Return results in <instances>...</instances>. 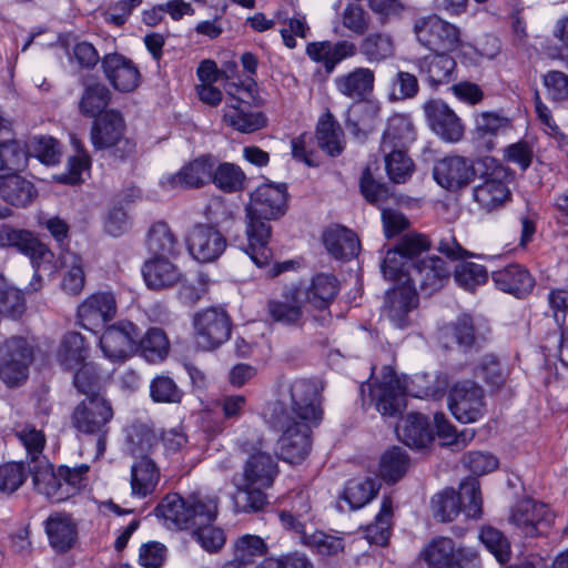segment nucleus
Returning <instances> with one entry per match:
<instances>
[{
	"label": "nucleus",
	"mask_w": 568,
	"mask_h": 568,
	"mask_svg": "<svg viewBox=\"0 0 568 568\" xmlns=\"http://www.w3.org/2000/svg\"><path fill=\"white\" fill-rule=\"evenodd\" d=\"M245 174L240 166L224 162L212 170L211 182L225 193L241 191L244 186Z\"/></svg>",
	"instance_id": "nucleus-54"
},
{
	"label": "nucleus",
	"mask_w": 568,
	"mask_h": 568,
	"mask_svg": "<svg viewBox=\"0 0 568 568\" xmlns=\"http://www.w3.org/2000/svg\"><path fill=\"white\" fill-rule=\"evenodd\" d=\"M296 287H286L280 298H271L266 304L268 317L284 326H300L303 321L302 305L304 301Z\"/></svg>",
	"instance_id": "nucleus-26"
},
{
	"label": "nucleus",
	"mask_w": 568,
	"mask_h": 568,
	"mask_svg": "<svg viewBox=\"0 0 568 568\" xmlns=\"http://www.w3.org/2000/svg\"><path fill=\"white\" fill-rule=\"evenodd\" d=\"M194 342L202 351H214L227 342L232 320L222 307H209L193 316Z\"/></svg>",
	"instance_id": "nucleus-11"
},
{
	"label": "nucleus",
	"mask_w": 568,
	"mask_h": 568,
	"mask_svg": "<svg viewBox=\"0 0 568 568\" xmlns=\"http://www.w3.org/2000/svg\"><path fill=\"white\" fill-rule=\"evenodd\" d=\"M417 292L409 285L392 288L386 294L385 314L397 328L409 326V313L417 306Z\"/></svg>",
	"instance_id": "nucleus-29"
},
{
	"label": "nucleus",
	"mask_w": 568,
	"mask_h": 568,
	"mask_svg": "<svg viewBox=\"0 0 568 568\" xmlns=\"http://www.w3.org/2000/svg\"><path fill=\"white\" fill-rule=\"evenodd\" d=\"M62 264L69 268L62 280V288L69 294L77 295L79 294L84 286V271L82 258L70 251H67L61 256Z\"/></svg>",
	"instance_id": "nucleus-62"
},
{
	"label": "nucleus",
	"mask_w": 568,
	"mask_h": 568,
	"mask_svg": "<svg viewBox=\"0 0 568 568\" xmlns=\"http://www.w3.org/2000/svg\"><path fill=\"white\" fill-rule=\"evenodd\" d=\"M110 99V90L104 84H89L85 87L79 102L80 113L87 118H95L104 111Z\"/></svg>",
	"instance_id": "nucleus-52"
},
{
	"label": "nucleus",
	"mask_w": 568,
	"mask_h": 568,
	"mask_svg": "<svg viewBox=\"0 0 568 568\" xmlns=\"http://www.w3.org/2000/svg\"><path fill=\"white\" fill-rule=\"evenodd\" d=\"M381 486L378 477L353 478L347 480L339 498L348 504L349 509L356 510L371 503Z\"/></svg>",
	"instance_id": "nucleus-40"
},
{
	"label": "nucleus",
	"mask_w": 568,
	"mask_h": 568,
	"mask_svg": "<svg viewBox=\"0 0 568 568\" xmlns=\"http://www.w3.org/2000/svg\"><path fill=\"white\" fill-rule=\"evenodd\" d=\"M50 546L59 554L70 550L78 538L77 525L71 516L55 513L44 523Z\"/></svg>",
	"instance_id": "nucleus-33"
},
{
	"label": "nucleus",
	"mask_w": 568,
	"mask_h": 568,
	"mask_svg": "<svg viewBox=\"0 0 568 568\" xmlns=\"http://www.w3.org/2000/svg\"><path fill=\"white\" fill-rule=\"evenodd\" d=\"M217 503V497L192 494L183 498L172 493L161 499L154 511L169 529H192L194 525L214 521Z\"/></svg>",
	"instance_id": "nucleus-6"
},
{
	"label": "nucleus",
	"mask_w": 568,
	"mask_h": 568,
	"mask_svg": "<svg viewBox=\"0 0 568 568\" xmlns=\"http://www.w3.org/2000/svg\"><path fill=\"white\" fill-rule=\"evenodd\" d=\"M433 175L442 187L456 192L474 181L476 170L471 160L459 155H449L435 163Z\"/></svg>",
	"instance_id": "nucleus-20"
},
{
	"label": "nucleus",
	"mask_w": 568,
	"mask_h": 568,
	"mask_svg": "<svg viewBox=\"0 0 568 568\" xmlns=\"http://www.w3.org/2000/svg\"><path fill=\"white\" fill-rule=\"evenodd\" d=\"M89 347L84 337L78 332L67 333L59 346L57 359L67 371H75L85 363Z\"/></svg>",
	"instance_id": "nucleus-42"
},
{
	"label": "nucleus",
	"mask_w": 568,
	"mask_h": 568,
	"mask_svg": "<svg viewBox=\"0 0 568 568\" xmlns=\"http://www.w3.org/2000/svg\"><path fill=\"white\" fill-rule=\"evenodd\" d=\"M73 385L77 390L87 397L104 396L101 372L94 363L83 364L75 369Z\"/></svg>",
	"instance_id": "nucleus-56"
},
{
	"label": "nucleus",
	"mask_w": 568,
	"mask_h": 568,
	"mask_svg": "<svg viewBox=\"0 0 568 568\" xmlns=\"http://www.w3.org/2000/svg\"><path fill=\"white\" fill-rule=\"evenodd\" d=\"M306 54L312 61L322 64L327 73H332L342 61L357 54V45L348 40L315 41L306 45Z\"/></svg>",
	"instance_id": "nucleus-25"
},
{
	"label": "nucleus",
	"mask_w": 568,
	"mask_h": 568,
	"mask_svg": "<svg viewBox=\"0 0 568 568\" xmlns=\"http://www.w3.org/2000/svg\"><path fill=\"white\" fill-rule=\"evenodd\" d=\"M186 245L191 256L201 263L216 261L225 251V236L210 224H195L186 236Z\"/></svg>",
	"instance_id": "nucleus-19"
},
{
	"label": "nucleus",
	"mask_w": 568,
	"mask_h": 568,
	"mask_svg": "<svg viewBox=\"0 0 568 568\" xmlns=\"http://www.w3.org/2000/svg\"><path fill=\"white\" fill-rule=\"evenodd\" d=\"M434 422L437 436L443 440L444 446H449L453 447V449L459 450L465 448L475 437L474 429L466 428L457 433L444 414H435Z\"/></svg>",
	"instance_id": "nucleus-57"
},
{
	"label": "nucleus",
	"mask_w": 568,
	"mask_h": 568,
	"mask_svg": "<svg viewBox=\"0 0 568 568\" xmlns=\"http://www.w3.org/2000/svg\"><path fill=\"white\" fill-rule=\"evenodd\" d=\"M270 424L275 430L282 432L277 440L280 457L290 464H300L311 452V425L292 418L283 426L275 425L270 415Z\"/></svg>",
	"instance_id": "nucleus-15"
},
{
	"label": "nucleus",
	"mask_w": 568,
	"mask_h": 568,
	"mask_svg": "<svg viewBox=\"0 0 568 568\" xmlns=\"http://www.w3.org/2000/svg\"><path fill=\"white\" fill-rule=\"evenodd\" d=\"M483 499L479 483L474 477L462 481L459 493L445 489L432 498L434 517L443 523L453 521L460 511L468 518L477 519L481 516Z\"/></svg>",
	"instance_id": "nucleus-7"
},
{
	"label": "nucleus",
	"mask_w": 568,
	"mask_h": 568,
	"mask_svg": "<svg viewBox=\"0 0 568 568\" xmlns=\"http://www.w3.org/2000/svg\"><path fill=\"white\" fill-rule=\"evenodd\" d=\"M414 64L432 87H438L455 79L456 61L448 54L434 53L417 58Z\"/></svg>",
	"instance_id": "nucleus-30"
},
{
	"label": "nucleus",
	"mask_w": 568,
	"mask_h": 568,
	"mask_svg": "<svg viewBox=\"0 0 568 568\" xmlns=\"http://www.w3.org/2000/svg\"><path fill=\"white\" fill-rule=\"evenodd\" d=\"M272 420L283 426L295 418L318 425L323 417L321 394L315 382L300 378L282 386L280 399L272 406Z\"/></svg>",
	"instance_id": "nucleus-5"
},
{
	"label": "nucleus",
	"mask_w": 568,
	"mask_h": 568,
	"mask_svg": "<svg viewBox=\"0 0 568 568\" xmlns=\"http://www.w3.org/2000/svg\"><path fill=\"white\" fill-rule=\"evenodd\" d=\"M267 551L268 546L262 537L244 534L237 537L232 545V560L237 561L247 568L256 560V558L264 557Z\"/></svg>",
	"instance_id": "nucleus-48"
},
{
	"label": "nucleus",
	"mask_w": 568,
	"mask_h": 568,
	"mask_svg": "<svg viewBox=\"0 0 568 568\" xmlns=\"http://www.w3.org/2000/svg\"><path fill=\"white\" fill-rule=\"evenodd\" d=\"M409 465L407 452L399 446H393L381 457L379 476L387 483H396L407 473Z\"/></svg>",
	"instance_id": "nucleus-49"
},
{
	"label": "nucleus",
	"mask_w": 568,
	"mask_h": 568,
	"mask_svg": "<svg viewBox=\"0 0 568 568\" xmlns=\"http://www.w3.org/2000/svg\"><path fill=\"white\" fill-rule=\"evenodd\" d=\"M452 274L449 263L437 255H428L412 263L407 283L420 294L432 296L445 287Z\"/></svg>",
	"instance_id": "nucleus-13"
},
{
	"label": "nucleus",
	"mask_w": 568,
	"mask_h": 568,
	"mask_svg": "<svg viewBox=\"0 0 568 568\" xmlns=\"http://www.w3.org/2000/svg\"><path fill=\"white\" fill-rule=\"evenodd\" d=\"M158 445L159 437L156 433L146 424L133 423L126 428V453L138 460L151 458L150 455Z\"/></svg>",
	"instance_id": "nucleus-41"
},
{
	"label": "nucleus",
	"mask_w": 568,
	"mask_h": 568,
	"mask_svg": "<svg viewBox=\"0 0 568 568\" xmlns=\"http://www.w3.org/2000/svg\"><path fill=\"white\" fill-rule=\"evenodd\" d=\"M301 541L305 547L321 556H335L344 550V539L342 537L322 530L303 534Z\"/></svg>",
	"instance_id": "nucleus-60"
},
{
	"label": "nucleus",
	"mask_w": 568,
	"mask_h": 568,
	"mask_svg": "<svg viewBox=\"0 0 568 568\" xmlns=\"http://www.w3.org/2000/svg\"><path fill=\"white\" fill-rule=\"evenodd\" d=\"M170 349V343L165 332L159 327H151L143 337L140 336L138 351L150 363L163 361Z\"/></svg>",
	"instance_id": "nucleus-50"
},
{
	"label": "nucleus",
	"mask_w": 568,
	"mask_h": 568,
	"mask_svg": "<svg viewBox=\"0 0 568 568\" xmlns=\"http://www.w3.org/2000/svg\"><path fill=\"white\" fill-rule=\"evenodd\" d=\"M287 209V189L285 184L265 183L257 186L250 196L246 206V237L247 244L241 247L258 266L268 265L272 251L268 247L271 226L268 221L276 220L285 214Z\"/></svg>",
	"instance_id": "nucleus-1"
},
{
	"label": "nucleus",
	"mask_w": 568,
	"mask_h": 568,
	"mask_svg": "<svg viewBox=\"0 0 568 568\" xmlns=\"http://www.w3.org/2000/svg\"><path fill=\"white\" fill-rule=\"evenodd\" d=\"M140 328L132 322L121 320L108 326L100 337L103 354L112 361H123L138 351Z\"/></svg>",
	"instance_id": "nucleus-18"
},
{
	"label": "nucleus",
	"mask_w": 568,
	"mask_h": 568,
	"mask_svg": "<svg viewBox=\"0 0 568 568\" xmlns=\"http://www.w3.org/2000/svg\"><path fill=\"white\" fill-rule=\"evenodd\" d=\"M491 278L498 290L517 298L528 296L536 285V280L529 270L518 263L494 271Z\"/></svg>",
	"instance_id": "nucleus-27"
},
{
	"label": "nucleus",
	"mask_w": 568,
	"mask_h": 568,
	"mask_svg": "<svg viewBox=\"0 0 568 568\" xmlns=\"http://www.w3.org/2000/svg\"><path fill=\"white\" fill-rule=\"evenodd\" d=\"M509 126V120L496 112L485 111L476 116L475 135L477 139H487L486 148L494 146L493 138L504 132Z\"/></svg>",
	"instance_id": "nucleus-55"
},
{
	"label": "nucleus",
	"mask_w": 568,
	"mask_h": 568,
	"mask_svg": "<svg viewBox=\"0 0 568 568\" xmlns=\"http://www.w3.org/2000/svg\"><path fill=\"white\" fill-rule=\"evenodd\" d=\"M334 85L339 94L353 101L346 113L345 125L353 135L359 136L381 111L378 103L369 101L375 88V72L366 67H357L337 75Z\"/></svg>",
	"instance_id": "nucleus-4"
},
{
	"label": "nucleus",
	"mask_w": 568,
	"mask_h": 568,
	"mask_svg": "<svg viewBox=\"0 0 568 568\" xmlns=\"http://www.w3.org/2000/svg\"><path fill=\"white\" fill-rule=\"evenodd\" d=\"M113 416V407L105 396L85 397L71 415V424L78 433L97 436V456H102L105 452L109 425Z\"/></svg>",
	"instance_id": "nucleus-8"
},
{
	"label": "nucleus",
	"mask_w": 568,
	"mask_h": 568,
	"mask_svg": "<svg viewBox=\"0 0 568 568\" xmlns=\"http://www.w3.org/2000/svg\"><path fill=\"white\" fill-rule=\"evenodd\" d=\"M145 284L151 290L172 287L182 280L180 270L166 256H154L142 267Z\"/></svg>",
	"instance_id": "nucleus-34"
},
{
	"label": "nucleus",
	"mask_w": 568,
	"mask_h": 568,
	"mask_svg": "<svg viewBox=\"0 0 568 568\" xmlns=\"http://www.w3.org/2000/svg\"><path fill=\"white\" fill-rule=\"evenodd\" d=\"M478 163L484 168L480 174L483 182L473 190L474 201L487 212L503 207L511 199L508 187L514 179L511 170L490 156Z\"/></svg>",
	"instance_id": "nucleus-9"
},
{
	"label": "nucleus",
	"mask_w": 568,
	"mask_h": 568,
	"mask_svg": "<svg viewBox=\"0 0 568 568\" xmlns=\"http://www.w3.org/2000/svg\"><path fill=\"white\" fill-rule=\"evenodd\" d=\"M438 334L445 348L457 346L467 351L474 346L476 341L474 321L468 314H462L456 321L442 326Z\"/></svg>",
	"instance_id": "nucleus-35"
},
{
	"label": "nucleus",
	"mask_w": 568,
	"mask_h": 568,
	"mask_svg": "<svg viewBox=\"0 0 568 568\" xmlns=\"http://www.w3.org/2000/svg\"><path fill=\"white\" fill-rule=\"evenodd\" d=\"M184 393L168 375H158L150 383V396L154 403L179 404Z\"/></svg>",
	"instance_id": "nucleus-64"
},
{
	"label": "nucleus",
	"mask_w": 568,
	"mask_h": 568,
	"mask_svg": "<svg viewBox=\"0 0 568 568\" xmlns=\"http://www.w3.org/2000/svg\"><path fill=\"white\" fill-rule=\"evenodd\" d=\"M403 443L413 448H425L434 439L428 418L420 413H409L396 428Z\"/></svg>",
	"instance_id": "nucleus-36"
},
{
	"label": "nucleus",
	"mask_w": 568,
	"mask_h": 568,
	"mask_svg": "<svg viewBox=\"0 0 568 568\" xmlns=\"http://www.w3.org/2000/svg\"><path fill=\"white\" fill-rule=\"evenodd\" d=\"M410 268V261L397 246L386 252L381 265L385 278L394 282H403L404 285H408L407 277Z\"/></svg>",
	"instance_id": "nucleus-59"
},
{
	"label": "nucleus",
	"mask_w": 568,
	"mask_h": 568,
	"mask_svg": "<svg viewBox=\"0 0 568 568\" xmlns=\"http://www.w3.org/2000/svg\"><path fill=\"white\" fill-rule=\"evenodd\" d=\"M393 501L390 497H384L375 521L365 528V537L369 544L385 546L388 542L392 530Z\"/></svg>",
	"instance_id": "nucleus-51"
},
{
	"label": "nucleus",
	"mask_w": 568,
	"mask_h": 568,
	"mask_svg": "<svg viewBox=\"0 0 568 568\" xmlns=\"http://www.w3.org/2000/svg\"><path fill=\"white\" fill-rule=\"evenodd\" d=\"M101 67L106 80L120 92H131L140 83V72L134 62L120 53H108Z\"/></svg>",
	"instance_id": "nucleus-23"
},
{
	"label": "nucleus",
	"mask_w": 568,
	"mask_h": 568,
	"mask_svg": "<svg viewBox=\"0 0 568 568\" xmlns=\"http://www.w3.org/2000/svg\"><path fill=\"white\" fill-rule=\"evenodd\" d=\"M34 343L23 336H11L3 343L0 378L9 387L24 383L34 359Z\"/></svg>",
	"instance_id": "nucleus-12"
},
{
	"label": "nucleus",
	"mask_w": 568,
	"mask_h": 568,
	"mask_svg": "<svg viewBox=\"0 0 568 568\" xmlns=\"http://www.w3.org/2000/svg\"><path fill=\"white\" fill-rule=\"evenodd\" d=\"M0 244L2 246L16 247L32 258L42 256L44 253V245L31 232L17 230L10 225H2L0 227Z\"/></svg>",
	"instance_id": "nucleus-47"
},
{
	"label": "nucleus",
	"mask_w": 568,
	"mask_h": 568,
	"mask_svg": "<svg viewBox=\"0 0 568 568\" xmlns=\"http://www.w3.org/2000/svg\"><path fill=\"white\" fill-rule=\"evenodd\" d=\"M357 53H361L371 64L382 63L394 55V40L385 32H373L366 34L359 41Z\"/></svg>",
	"instance_id": "nucleus-44"
},
{
	"label": "nucleus",
	"mask_w": 568,
	"mask_h": 568,
	"mask_svg": "<svg viewBox=\"0 0 568 568\" xmlns=\"http://www.w3.org/2000/svg\"><path fill=\"white\" fill-rule=\"evenodd\" d=\"M304 303L311 304L314 308L323 311L335 300L339 291L338 278L329 273L314 275L308 285H294Z\"/></svg>",
	"instance_id": "nucleus-28"
},
{
	"label": "nucleus",
	"mask_w": 568,
	"mask_h": 568,
	"mask_svg": "<svg viewBox=\"0 0 568 568\" xmlns=\"http://www.w3.org/2000/svg\"><path fill=\"white\" fill-rule=\"evenodd\" d=\"M212 156H201L185 164L175 174L166 176L161 183L166 190L197 189L211 182L212 170L215 166Z\"/></svg>",
	"instance_id": "nucleus-24"
},
{
	"label": "nucleus",
	"mask_w": 568,
	"mask_h": 568,
	"mask_svg": "<svg viewBox=\"0 0 568 568\" xmlns=\"http://www.w3.org/2000/svg\"><path fill=\"white\" fill-rule=\"evenodd\" d=\"M160 481V469L152 458H142L131 466V489L132 495L145 498L152 495Z\"/></svg>",
	"instance_id": "nucleus-39"
},
{
	"label": "nucleus",
	"mask_w": 568,
	"mask_h": 568,
	"mask_svg": "<svg viewBox=\"0 0 568 568\" xmlns=\"http://www.w3.org/2000/svg\"><path fill=\"white\" fill-rule=\"evenodd\" d=\"M318 146L331 156L339 155L345 146L344 133L331 112L323 114L316 126Z\"/></svg>",
	"instance_id": "nucleus-43"
},
{
	"label": "nucleus",
	"mask_w": 568,
	"mask_h": 568,
	"mask_svg": "<svg viewBox=\"0 0 568 568\" xmlns=\"http://www.w3.org/2000/svg\"><path fill=\"white\" fill-rule=\"evenodd\" d=\"M385 166L389 180L397 184L407 182L414 172V163L405 150H388Z\"/></svg>",
	"instance_id": "nucleus-63"
},
{
	"label": "nucleus",
	"mask_w": 568,
	"mask_h": 568,
	"mask_svg": "<svg viewBox=\"0 0 568 568\" xmlns=\"http://www.w3.org/2000/svg\"><path fill=\"white\" fill-rule=\"evenodd\" d=\"M383 379L371 388L376 409L384 417H396L406 407V395L417 398L442 397L449 384L446 373L416 374L402 384L392 367L386 366Z\"/></svg>",
	"instance_id": "nucleus-2"
},
{
	"label": "nucleus",
	"mask_w": 568,
	"mask_h": 568,
	"mask_svg": "<svg viewBox=\"0 0 568 568\" xmlns=\"http://www.w3.org/2000/svg\"><path fill=\"white\" fill-rule=\"evenodd\" d=\"M449 409L460 423H475L485 414L484 389L471 381L456 383L449 392Z\"/></svg>",
	"instance_id": "nucleus-17"
},
{
	"label": "nucleus",
	"mask_w": 568,
	"mask_h": 568,
	"mask_svg": "<svg viewBox=\"0 0 568 568\" xmlns=\"http://www.w3.org/2000/svg\"><path fill=\"white\" fill-rule=\"evenodd\" d=\"M116 301L111 292H97L78 306V322L90 332L103 327L116 315Z\"/></svg>",
	"instance_id": "nucleus-21"
},
{
	"label": "nucleus",
	"mask_w": 568,
	"mask_h": 568,
	"mask_svg": "<svg viewBox=\"0 0 568 568\" xmlns=\"http://www.w3.org/2000/svg\"><path fill=\"white\" fill-rule=\"evenodd\" d=\"M146 246L154 256H178V237L165 222L154 223L148 232Z\"/></svg>",
	"instance_id": "nucleus-46"
},
{
	"label": "nucleus",
	"mask_w": 568,
	"mask_h": 568,
	"mask_svg": "<svg viewBox=\"0 0 568 568\" xmlns=\"http://www.w3.org/2000/svg\"><path fill=\"white\" fill-rule=\"evenodd\" d=\"M27 159L28 152L21 142L14 139L0 142V178L24 168Z\"/></svg>",
	"instance_id": "nucleus-53"
},
{
	"label": "nucleus",
	"mask_w": 568,
	"mask_h": 568,
	"mask_svg": "<svg viewBox=\"0 0 568 568\" xmlns=\"http://www.w3.org/2000/svg\"><path fill=\"white\" fill-rule=\"evenodd\" d=\"M38 195L33 183L18 174H9L0 178V196L7 203L26 207L30 205Z\"/></svg>",
	"instance_id": "nucleus-37"
},
{
	"label": "nucleus",
	"mask_w": 568,
	"mask_h": 568,
	"mask_svg": "<svg viewBox=\"0 0 568 568\" xmlns=\"http://www.w3.org/2000/svg\"><path fill=\"white\" fill-rule=\"evenodd\" d=\"M424 112L432 130L444 141L456 143L465 134L460 118L440 100H430L424 104Z\"/></svg>",
	"instance_id": "nucleus-22"
},
{
	"label": "nucleus",
	"mask_w": 568,
	"mask_h": 568,
	"mask_svg": "<svg viewBox=\"0 0 568 568\" xmlns=\"http://www.w3.org/2000/svg\"><path fill=\"white\" fill-rule=\"evenodd\" d=\"M280 474L278 464L267 453L256 452L245 460L239 480L233 479L234 511L237 514H256L268 505L266 490L270 489Z\"/></svg>",
	"instance_id": "nucleus-3"
},
{
	"label": "nucleus",
	"mask_w": 568,
	"mask_h": 568,
	"mask_svg": "<svg viewBox=\"0 0 568 568\" xmlns=\"http://www.w3.org/2000/svg\"><path fill=\"white\" fill-rule=\"evenodd\" d=\"M223 121L242 133H252L266 125V118L262 112L246 111L243 102L235 98L225 104Z\"/></svg>",
	"instance_id": "nucleus-38"
},
{
	"label": "nucleus",
	"mask_w": 568,
	"mask_h": 568,
	"mask_svg": "<svg viewBox=\"0 0 568 568\" xmlns=\"http://www.w3.org/2000/svg\"><path fill=\"white\" fill-rule=\"evenodd\" d=\"M124 121L119 112L106 111L97 119L91 129V141L97 150H108L119 160L134 152L135 144L124 136Z\"/></svg>",
	"instance_id": "nucleus-10"
},
{
	"label": "nucleus",
	"mask_w": 568,
	"mask_h": 568,
	"mask_svg": "<svg viewBox=\"0 0 568 568\" xmlns=\"http://www.w3.org/2000/svg\"><path fill=\"white\" fill-rule=\"evenodd\" d=\"M509 520L525 537H537L548 534L555 515L547 505L525 498L511 508Z\"/></svg>",
	"instance_id": "nucleus-16"
},
{
	"label": "nucleus",
	"mask_w": 568,
	"mask_h": 568,
	"mask_svg": "<svg viewBox=\"0 0 568 568\" xmlns=\"http://www.w3.org/2000/svg\"><path fill=\"white\" fill-rule=\"evenodd\" d=\"M28 473L32 476L34 488L40 494L53 503L65 500L59 467L54 470L48 459H39L36 465L28 466Z\"/></svg>",
	"instance_id": "nucleus-31"
},
{
	"label": "nucleus",
	"mask_w": 568,
	"mask_h": 568,
	"mask_svg": "<svg viewBox=\"0 0 568 568\" xmlns=\"http://www.w3.org/2000/svg\"><path fill=\"white\" fill-rule=\"evenodd\" d=\"M479 539L499 564L504 565L510 560V542L503 531L493 526H485L480 529Z\"/></svg>",
	"instance_id": "nucleus-61"
},
{
	"label": "nucleus",
	"mask_w": 568,
	"mask_h": 568,
	"mask_svg": "<svg viewBox=\"0 0 568 568\" xmlns=\"http://www.w3.org/2000/svg\"><path fill=\"white\" fill-rule=\"evenodd\" d=\"M415 141V131L412 122L404 115H394L387 122L382 138V150H405Z\"/></svg>",
	"instance_id": "nucleus-45"
},
{
	"label": "nucleus",
	"mask_w": 568,
	"mask_h": 568,
	"mask_svg": "<svg viewBox=\"0 0 568 568\" xmlns=\"http://www.w3.org/2000/svg\"><path fill=\"white\" fill-rule=\"evenodd\" d=\"M414 32L418 42L432 51H453L460 45L459 29L436 14L416 20Z\"/></svg>",
	"instance_id": "nucleus-14"
},
{
	"label": "nucleus",
	"mask_w": 568,
	"mask_h": 568,
	"mask_svg": "<svg viewBox=\"0 0 568 568\" xmlns=\"http://www.w3.org/2000/svg\"><path fill=\"white\" fill-rule=\"evenodd\" d=\"M323 243L327 252L336 260H351L361 250L357 235L339 224L332 225L324 231Z\"/></svg>",
	"instance_id": "nucleus-32"
},
{
	"label": "nucleus",
	"mask_w": 568,
	"mask_h": 568,
	"mask_svg": "<svg viewBox=\"0 0 568 568\" xmlns=\"http://www.w3.org/2000/svg\"><path fill=\"white\" fill-rule=\"evenodd\" d=\"M456 548L452 538L437 537L424 548L423 558L429 568H447Z\"/></svg>",
	"instance_id": "nucleus-58"
}]
</instances>
